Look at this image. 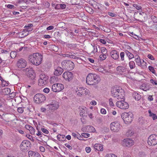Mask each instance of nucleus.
Wrapping results in <instances>:
<instances>
[{
	"mask_svg": "<svg viewBox=\"0 0 157 157\" xmlns=\"http://www.w3.org/2000/svg\"><path fill=\"white\" fill-rule=\"evenodd\" d=\"M43 58V56L41 54L36 53L29 56L28 59L29 62L33 65L38 66L41 63Z\"/></svg>",
	"mask_w": 157,
	"mask_h": 157,
	"instance_id": "nucleus-1",
	"label": "nucleus"
},
{
	"mask_svg": "<svg viewBox=\"0 0 157 157\" xmlns=\"http://www.w3.org/2000/svg\"><path fill=\"white\" fill-rule=\"evenodd\" d=\"M100 81L98 75L95 74L90 73L87 76L86 82L89 85H94L98 84Z\"/></svg>",
	"mask_w": 157,
	"mask_h": 157,
	"instance_id": "nucleus-2",
	"label": "nucleus"
},
{
	"mask_svg": "<svg viewBox=\"0 0 157 157\" xmlns=\"http://www.w3.org/2000/svg\"><path fill=\"white\" fill-rule=\"evenodd\" d=\"M24 71L25 72L27 76L29 78L30 80V82L32 84H34L35 82V78L36 77V75L34 70L32 68L29 67L24 69Z\"/></svg>",
	"mask_w": 157,
	"mask_h": 157,
	"instance_id": "nucleus-3",
	"label": "nucleus"
},
{
	"mask_svg": "<svg viewBox=\"0 0 157 157\" xmlns=\"http://www.w3.org/2000/svg\"><path fill=\"white\" fill-rule=\"evenodd\" d=\"M47 107L48 110L47 111L46 115L47 116H50L52 114L54 111L57 110L59 108V105L58 102L53 101L52 103L47 105Z\"/></svg>",
	"mask_w": 157,
	"mask_h": 157,
	"instance_id": "nucleus-4",
	"label": "nucleus"
},
{
	"mask_svg": "<svg viewBox=\"0 0 157 157\" xmlns=\"http://www.w3.org/2000/svg\"><path fill=\"white\" fill-rule=\"evenodd\" d=\"M62 65L63 68L67 71L73 70L74 67V64L72 62L69 60H65L62 62Z\"/></svg>",
	"mask_w": 157,
	"mask_h": 157,
	"instance_id": "nucleus-5",
	"label": "nucleus"
},
{
	"mask_svg": "<svg viewBox=\"0 0 157 157\" xmlns=\"http://www.w3.org/2000/svg\"><path fill=\"white\" fill-rule=\"evenodd\" d=\"M121 117L125 123L128 124L132 121L133 114L131 112H125L122 114Z\"/></svg>",
	"mask_w": 157,
	"mask_h": 157,
	"instance_id": "nucleus-6",
	"label": "nucleus"
},
{
	"mask_svg": "<svg viewBox=\"0 0 157 157\" xmlns=\"http://www.w3.org/2000/svg\"><path fill=\"white\" fill-rule=\"evenodd\" d=\"M121 126L118 121H115L111 122L110 124V129L113 132H119L121 130Z\"/></svg>",
	"mask_w": 157,
	"mask_h": 157,
	"instance_id": "nucleus-7",
	"label": "nucleus"
},
{
	"mask_svg": "<svg viewBox=\"0 0 157 157\" xmlns=\"http://www.w3.org/2000/svg\"><path fill=\"white\" fill-rule=\"evenodd\" d=\"M48 77L43 74L40 75V78L38 80V85L40 86H43L46 84L48 82Z\"/></svg>",
	"mask_w": 157,
	"mask_h": 157,
	"instance_id": "nucleus-8",
	"label": "nucleus"
},
{
	"mask_svg": "<svg viewBox=\"0 0 157 157\" xmlns=\"http://www.w3.org/2000/svg\"><path fill=\"white\" fill-rule=\"evenodd\" d=\"M148 144L151 146H154L157 144V136L152 134L149 137L147 141Z\"/></svg>",
	"mask_w": 157,
	"mask_h": 157,
	"instance_id": "nucleus-9",
	"label": "nucleus"
},
{
	"mask_svg": "<svg viewBox=\"0 0 157 157\" xmlns=\"http://www.w3.org/2000/svg\"><path fill=\"white\" fill-rule=\"evenodd\" d=\"M34 100L36 103H40L44 102L45 100V97L42 94H37L34 96Z\"/></svg>",
	"mask_w": 157,
	"mask_h": 157,
	"instance_id": "nucleus-10",
	"label": "nucleus"
},
{
	"mask_svg": "<svg viewBox=\"0 0 157 157\" xmlns=\"http://www.w3.org/2000/svg\"><path fill=\"white\" fill-rule=\"evenodd\" d=\"M117 106L120 109H126L129 107L128 104L123 101H119L116 103Z\"/></svg>",
	"mask_w": 157,
	"mask_h": 157,
	"instance_id": "nucleus-11",
	"label": "nucleus"
},
{
	"mask_svg": "<svg viewBox=\"0 0 157 157\" xmlns=\"http://www.w3.org/2000/svg\"><path fill=\"white\" fill-rule=\"evenodd\" d=\"M64 88L63 84L60 83H56L52 85V89L54 92H59Z\"/></svg>",
	"mask_w": 157,
	"mask_h": 157,
	"instance_id": "nucleus-12",
	"label": "nucleus"
},
{
	"mask_svg": "<svg viewBox=\"0 0 157 157\" xmlns=\"http://www.w3.org/2000/svg\"><path fill=\"white\" fill-rule=\"evenodd\" d=\"M27 65V61L25 59L23 58L19 59L16 63L17 67L20 68H23L25 67Z\"/></svg>",
	"mask_w": 157,
	"mask_h": 157,
	"instance_id": "nucleus-13",
	"label": "nucleus"
},
{
	"mask_svg": "<svg viewBox=\"0 0 157 157\" xmlns=\"http://www.w3.org/2000/svg\"><path fill=\"white\" fill-rule=\"evenodd\" d=\"M31 144L30 143L28 140H23L21 143L20 146V149L22 151L27 150Z\"/></svg>",
	"mask_w": 157,
	"mask_h": 157,
	"instance_id": "nucleus-14",
	"label": "nucleus"
},
{
	"mask_svg": "<svg viewBox=\"0 0 157 157\" xmlns=\"http://www.w3.org/2000/svg\"><path fill=\"white\" fill-rule=\"evenodd\" d=\"M63 77L64 79L69 81L72 79L73 77V75L71 72L68 71L65 72L63 74Z\"/></svg>",
	"mask_w": 157,
	"mask_h": 157,
	"instance_id": "nucleus-15",
	"label": "nucleus"
},
{
	"mask_svg": "<svg viewBox=\"0 0 157 157\" xmlns=\"http://www.w3.org/2000/svg\"><path fill=\"white\" fill-rule=\"evenodd\" d=\"M82 130L83 132H94L95 131V128L93 126L90 125L87 126L86 127H82Z\"/></svg>",
	"mask_w": 157,
	"mask_h": 157,
	"instance_id": "nucleus-16",
	"label": "nucleus"
},
{
	"mask_svg": "<svg viewBox=\"0 0 157 157\" xmlns=\"http://www.w3.org/2000/svg\"><path fill=\"white\" fill-rule=\"evenodd\" d=\"M119 92L118 91L116 98L118 100L123 99L125 96V92L121 87L120 88Z\"/></svg>",
	"mask_w": 157,
	"mask_h": 157,
	"instance_id": "nucleus-17",
	"label": "nucleus"
},
{
	"mask_svg": "<svg viewBox=\"0 0 157 157\" xmlns=\"http://www.w3.org/2000/svg\"><path fill=\"white\" fill-rule=\"evenodd\" d=\"M120 88V87H113L111 89V92L112 95L115 98L117 97L118 91L119 92Z\"/></svg>",
	"mask_w": 157,
	"mask_h": 157,
	"instance_id": "nucleus-18",
	"label": "nucleus"
},
{
	"mask_svg": "<svg viewBox=\"0 0 157 157\" xmlns=\"http://www.w3.org/2000/svg\"><path fill=\"white\" fill-rule=\"evenodd\" d=\"M116 69L117 71L125 74L124 75L125 76H126V73L127 72H128L126 67L121 66H118L117 67Z\"/></svg>",
	"mask_w": 157,
	"mask_h": 157,
	"instance_id": "nucleus-19",
	"label": "nucleus"
},
{
	"mask_svg": "<svg viewBox=\"0 0 157 157\" xmlns=\"http://www.w3.org/2000/svg\"><path fill=\"white\" fill-rule=\"evenodd\" d=\"M84 87H78L75 90V92L77 93V94L79 97H81L84 94L83 91L84 90Z\"/></svg>",
	"mask_w": 157,
	"mask_h": 157,
	"instance_id": "nucleus-20",
	"label": "nucleus"
},
{
	"mask_svg": "<svg viewBox=\"0 0 157 157\" xmlns=\"http://www.w3.org/2000/svg\"><path fill=\"white\" fill-rule=\"evenodd\" d=\"M124 144L126 146L130 147L134 144L133 141L130 139H126L124 140Z\"/></svg>",
	"mask_w": 157,
	"mask_h": 157,
	"instance_id": "nucleus-21",
	"label": "nucleus"
},
{
	"mask_svg": "<svg viewBox=\"0 0 157 157\" xmlns=\"http://www.w3.org/2000/svg\"><path fill=\"white\" fill-rule=\"evenodd\" d=\"M29 157H41L40 155L37 152L30 151L28 152Z\"/></svg>",
	"mask_w": 157,
	"mask_h": 157,
	"instance_id": "nucleus-22",
	"label": "nucleus"
},
{
	"mask_svg": "<svg viewBox=\"0 0 157 157\" xmlns=\"http://www.w3.org/2000/svg\"><path fill=\"white\" fill-rule=\"evenodd\" d=\"M63 71V69L60 67H58L55 70L54 74L56 76H59L61 75Z\"/></svg>",
	"mask_w": 157,
	"mask_h": 157,
	"instance_id": "nucleus-23",
	"label": "nucleus"
},
{
	"mask_svg": "<svg viewBox=\"0 0 157 157\" xmlns=\"http://www.w3.org/2000/svg\"><path fill=\"white\" fill-rule=\"evenodd\" d=\"M94 149L96 150L100 151H102L103 150L102 145L99 144H96L94 145Z\"/></svg>",
	"mask_w": 157,
	"mask_h": 157,
	"instance_id": "nucleus-24",
	"label": "nucleus"
},
{
	"mask_svg": "<svg viewBox=\"0 0 157 157\" xmlns=\"http://www.w3.org/2000/svg\"><path fill=\"white\" fill-rule=\"evenodd\" d=\"M111 57L114 59L117 60V59L119 57V55L117 52L116 50L112 51L111 53Z\"/></svg>",
	"mask_w": 157,
	"mask_h": 157,
	"instance_id": "nucleus-25",
	"label": "nucleus"
},
{
	"mask_svg": "<svg viewBox=\"0 0 157 157\" xmlns=\"http://www.w3.org/2000/svg\"><path fill=\"white\" fill-rule=\"evenodd\" d=\"M25 128L26 129L29 130L30 133L32 135L35 134V130L34 128L29 124H26L25 125Z\"/></svg>",
	"mask_w": 157,
	"mask_h": 157,
	"instance_id": "nucleus-26",
	"label": "nucleus"
},
{
	"mask_svg": "<svg viewBox=\"0 0 157 157\" xmlns=\"http://www.w3.org/2000/svg\"><path fill=\"white\" fill-rule=\"evenodd\" d=\"M17 36L20 38H23L29 34L28 32H26L25 31L17 33Z\"/></svg>",
	"mask_w": 157,
	"mask_h": 157,
	"instance_id": "nucleus-27",
	"label": "nucleus"
},
{
	"mask_svg": "<svg viewBox=\"0 0 157 157\" xmlns=\"http://www.w3.org/2000/svg\"><path fill=\"white\" fill-rule=\"evenodd\" d=\"M148 113L149 117L151 118L153 120H155L157 119V115L156 114L152 113L151 110H148Z\"/></svg>",
	"mask_w": 157,
	"mask_h": 157,
	"instance_id": "nucleus-28",
	"label": "nucleus"
},
{
	"mask_svg": "<svg viewBox=\"0 0 157 157\" xmlns=\"http://www.w3.org/2000/svg\"><path fill=\"white\" fill-rule=\"evenodd\" d=\"M125 54L128 57L129 60L134 58V56L133 54L129 52L128 50H125L124 51Z\"/></svg>",
	"mask_w": 157,
	"mask_h": 157,
	"instance_id": "nucleus-29",
	"label": "nucleus"
},
{
	"mask_svg": "<svg viewBox=\"0 0 157 157\" xmlns=\"http://www.w3.org/2000/svg\"><path fill=\"white\" fill-rule=\"evenodd\" d=\"M10 92V89L9 88H6L2 90V93L5 95L9 94Z\"/></svg>",
	"mask_w": 157,
	"mask_h": 157,
	"instance_id": "nucleus-30",
	"label": "nucleus"
},
{
	"mask_svg": "<svg viewBox=\"0 0 157 157\" xmlns=\"http://www.w3.org/2000/svg\"><path fill=\"white\" fill-rule=\"evenodd\" d=\"M135 61L136 63V64L139 66L141 62L140 57L138 55H136L135 56Z\"/></svg>",
	"mask_w": 157,
	"mask_h": 157,
	"instance_id": "nucleus-31",
	"label": "nucleus"
},
{
	"mask_svg": "<svg viewBox=\"0 0 157 157\" xmlns=\"http://www.w3.org/2000/svg\"><path fill=\"white\" fill-rule=\"evenodd\" d=\"M150 88L149 86L145 84H143L140 86V89L145 91L149 90Z\"/></svg>",
	"mask_w": 157,
	"mask_h": 157,
	"instance_id": "nucleus-32",
	"label": "nucleus"
},
{
	"mask_svg": "<svg viewBox=\"0 0 157 157\" xmlns=\"http://www.w3.org/2000/svg\"><path fill=\"white\" fill-rule=\"evenodd\" d=\"M133 96L136 100L138 101L141 98L140 95L136 92H134L133 94Z\"/></svg>",
	"mask_w": 157,
	"mask_h": 157,
	"instance_id": "nucleus-33",
	"label": "nucleus"
},
{
	"mask_svg": "<svg viewBox=\"0 0 157 157\" xmlns=\"http://www.w3.org/2000/svg\"><path fill=\"white\" fill-rule=\"evenodd\" d=\"M66 7V5L65 4H60L56 5V8L58 9H60L63 10L65 9Z\"/></svg>",
	"mask_w": 157,
	"mask_h": 157,
	"instance_id": "nucleus-34",
	"label": "nucleus"
},
{
	"mask_svg": "<svg viewBox=\"0 0 157 157\" xmlns=\"http://www.w3.org/2000/svg\"><path fill=\"white\" fill-rule=\"evenodd\" d=\"M130 68L131 69H132L135 68L136 65L134 61H130L128 63Z\"/></svg>",
	"mask_w": 157,
	"mask_h": 157,
	"instance_id": "nucleus-35",
	"label": "nucleus"
},
{
	"mask_svg": "<svg viewBox=\"0 0 157 157\" xmlns=\"http://www.w3.org/2000/svg\"><path fill=\"white\" fill-rule=\"evenodd\" d=\"M147 63L143 60V61L141 62L139 66L141 67L142 69H144L147 67Z\"/></svg>",
	"mask_w": 157,
	"mask_h": 157,
	"instance_id": "nucleus-36",
	"label": "nucleus"
},
{
	"mask_svg": "<svg viewBox=\"0 0 157 157\" xmlns=\"http://www.w3.org/2000/svg\"><path fill=\"white\" fill-rule=\"evenodd\" d=\"M65 136L64 135L59 134L57 136V139L60 141H63L64 140Z\"/></svg>",
	"mask_w": 157,
	"mask_h": 157,
	"instance_id": "nucleus-37",
	"label": "nucleus"
},
{
	"mask_svg": "<svg viewBox=\"0 0 157 157\" xmlns=\"http://www.w3.org/2000/svg\"><path fill=\"white\" fill-rule=\"evenodd\" d=\"M125 52H121L120 53V60L124 61V60Z\"/></svg>",
	"mask_w": 157,
	"mask_h": 157,
	"instance_id": "nucleus-38",
	"label": "nucleus"
},
{
	"mask_svg": "<svg viewBox=\"0 0 157 157\" xmlns=\"http://www.w3.org/2000/svg\"><path fill=\"white\" fill-rule=\"evenodd\" d=\"M63 56L66 57H70L71 58L76 59L77 57L71 54H65Z\"/></svg>",
	"mask_w": 157,
	"mask_h": 157,
	"instance_id": "nucleus-39",
	"label": "nucleus"
},
{
	"mask_svg": "<svg viewBox=\"0 0 157 157\" xmlns=\"http://www.w3.org/2000/svg\"><path fill=\"white\" fill-rule=\"evenodd\" d=\"M97 70L99 72L102 73L104 74H105L107 72L105 70L103 67H100L98 68Z\"/></svg>",
	"mask_w": 157,
	"mask_h": 157,
	"instance_id": "nucleus-40",
	"label": "nucleus"
},
{
	"mask_svg": "<svg viewBox=\"0 0 157 157\" xmlns=\"http://www.w3.org/2000/svg\"><path fill=\"white\" fill-rule=\"evenodd\" d=\"M8 50H4L1 49L0 50V53H1L5 54H9L10 52V51L9 49Z\"/></svg>",
	"mask_w": 157,
	"mask_h": 157,
	"instance_id": "nucleus-41",
	"label": "nucleus"
},
{
	"mask_svg": "<svg viewBox=\"0 0 157 157\" xmlns=\"http://www.w3.org/2000/svg\"><path fill=\"white\" fill-rule=\"evenodd\" d=\"M133 6L136 9L138 10H142L141 7L139 5H137L136 4H133Z\"/></svg>",
	"mask_w": 157,
	"mask_h": 157,
	"instance_id": "nucleus-42",
	"label": "nucleus"
},
{
	"mask_svg": "<svg viewBox=\"0 0 157 157\" xmlns=\"http://www.w3.org/2000/svg\"><path fill=\"white\" fill-rule=\"evenodd\" d=\"M10 56L11 58H14L17 55V53L15 51H13L10 53Z\"/></svg>",
	"mask_w": 157,
	"mask_h": 157,
	"instance_id": "nucleus-43",
	"label": "nucleus"
},
{
	"mask_svg": "<svg viewBox=\"0 0 157 157\" xmlns=\"http://www.w3.org/2000/svg\"><path fill=\"white\" fill-rule=\"evenodd\" d=\"M148 69L149 71H150L151 72H152V73L155 75L156 73L155 71L154 70V68L153 67L151 66H149L148 67Z\"/></svg>",
	"mask_w": 157,
	"mask_h": 157,
	"instance_id": "nucleus-44",
	"label": "nucleus"
},
{
	"mask_svg": "<svg viewBox=\"0 0 157 157\" xmlns=\"http://www.w3.org/2000/svg\"><path fill=\"white\" fill-rule=\"evenodd\" d=\"M84 90L83 91L84 94L83 95L86 96L89 94L90 93V91L86 88H84Z\"/></svg>",
	"mask_w": 157,
	"mask_h": 157,
	"instance_id": "nucleus-45",
	"label": "nucleus"
},
{
	"mask_svg": "<svg viewBox=\"0 0 157 157\" xmlns=\"http://www.w3.org/2000/svg\"><path fill=\"white\" fill-rule=\"evenodd\" d=\"M127 134L128 136H131L133 135L134 132L132 130H128Z\"/></svg>",
	"mask_w": 157,
	"mask_h": 157,
	"instance_id": "nucleus-46",
	"label": "nucleus"
},
{
	"mask_svg": "<svg viewBox=\"0 0 157 157\" xmlns=\"http://www.w3.org/2000/svg\"><path fill=\"white\" fill-rule=\"evenodd\" d=\"M101 53L102 54H106L107 52V50L106 48L104 47H102L101 49Z\"/></svg>",
	"mask_w": 157,
	"mask_h": 157,
	"instance_id": "nucleus-47",
	"label": "nucleus"
},
{
	"mask_svg": "<svg viewBox=\"0 0 157 157\" xmlns=\"http://www.w3.org/2000/svg\"><path fill=\"white\" fill-rule=\"evenodd\" d=\"M109 131V128L106 127H104V128H103L101 131L103 133H104L105 132H107Z\"/></svg>",
	"mask_w": 157,
	"mask_h": 157,
	"instance_id": "nucleus-48",
	"label": "nucleus"
},
{
	"mask_svg": "<svg viewBox=\"0 0 157 157\" xmlns=\"http://www.w3.org/2000/svg\"><path fill=\"white\" fill-rule=\"evenodd\" d=\"M81 136L84 138H87L90 136V134L87 133H82L81 134Z\"/></svg>",
	"mask_w": 157,
	"mask_h": 157,
	"instance_id": "nucleus-49",
	"label": "nucleus"
},
{
	"mask_svg": "<svg viewBox=\"0 0 157 157\" xmlns=\"http://www.w3.org/2000/svg\"><path fill=\"white\" fill-rule=\"evenodd\" d=\"M105 157H117V156L113 154L110 153L106 154Z\"/></svg>",
	"mask_w": 157,
	"mask_h": 157,
	"instance_id": "nucleus-50",
	"label": "nucleus"
},
{
	"mask_svg": "<svg viewBox=\"0 0 157 157\" xmlns=\"http://www.w3.org/2000/svg\"><path fill=\"white\" fill-rule=\"evenodd\" d=\"M79 134L77 132H72V133L71 135L72 136L75 138H77V137L78 136Z\"/></svg>",
	"mask_w": 157,
	"mask_h": 157,
	"instance_id": "nucleus-51",
	"label": "nucleus"
},
{
	"mask_svg": "<svg viewBox=\"0 0 157 157\" xmlns=\"http://www.w3.org/2000/svg\"><path fill=\"white\" fill-rule=\"evenodd\" d=\"M100 58L101 59L104 60L106 58V54H102L100 56Z\"/></svg>",
	"mask_w": 157,
	"mask_h": 157,
	"instance_id": "nucleus-52",
	"label": "nucleus"
},
{
	"mask_svg": "<svg viewBox=\"0 0 157 157\" xmlns=\"http://www.w3.org/2000/svg\"><path fill=\"white\" fill-rule=\"evenodd\" d=\"M25 29H24V31H25L26 32H28L29 33V32L32 31L33 29L32 28L30 27H25Z\"/></svg>",
	"mask_w": 157,
	"mask_h": 157,
	"instance_id": "nucleus-53",
	"label": "nucleus"
},
{
	"mask_svg": "<svg viewBox=\"0 0 157 157\" xmlns=\"http://www.w3.org/2000/svg\"><path fill=\"white\" fill-rule=\"evenodd\" d=\"M17 111L20 113H21L24 111V108L22 107H18L17 109Z\"/></svg>",
	"mask_w": 157,
	"mask_h": 157,
	"instance_id": "nucleus-54",
	"label": "nucleus"
},
{
	"mask_svg": "<svg viewBox=\"0 0 157 157\" xmlns=\"http://www.w3.org/2000/svg\"><path fill=\"white\" fill-rule=\"evenodd\" d=\"M41 130L43 133L46 134H48L49 133L47 129L45 128H41Z\"/></svg>",
	"mask_w": 157,
	"mask_h": 157,
	"instance_id": "nucleus-55",
	"label": "nucleus"
},
{
	"mask_svg": "<svg viewBox=\"0 0 157 157\" xmlns=\"http://www.w3.org/2000/svg\"><path fill=\"white\" fill-rule=\"evenodd\" d=\"M150 82L153 85H157V81L155 80H154L152 79H150Z\"/></svg>",
	"mask_w": 157,
	"mask_h": 157,
	"instance_id": "nucleus-56",
	"label": "nucleus"
},
{
	"mask_svg": "<svg viewBox=\"0 0 157 157\" xmlns=\"http://www.w3.org/2000/svg\"><path fill=\"white\" fill-rule=\"evenodd\" d=\"M94 50H93V52L94 53L97 52H98L97 46L94 45L93 46Z\"/></svg>",
	"mask_w": 157,
	"mask_h": 157,
	"instance_id": "nucleus-57",
	"label": "nucleus"
},
{
	"mask_svg": "<svg viewBox=\"0 0 157 157\" xmlns=\"http://www.w3.org/2000/svg\"><path fill=\"white\" fill-rule=\"evenodd\" d=\"M108 14L109 16L112 17H116L117 16V15L116 14L111 12H109Z\"/></svg>",
	"mask_w": 157,
	"mask_h": 157,
	"instance_id": "nucleus-58",
	"label": "nucleus"
},
{
	"mask_svg": "<svg viewBox=\"0 0 157 157\" xmlns=\"http://www.w3.org/2000/svg\"><path fill=\"white\" fill-rule=\"evenodd\" d=\"M138 12H135L134 13V18L136 20H138V21H140V20H139V18L138 19V18L137 17V15H138Z\"/></svg>",
	"mask_w": 157,
	"mask_h": 157,
	"instance_id": "nucleus-59",
	"label": "nucleus"
},
{
	"mask_svg": "<svg viewBox=\"0 0 157 157\" xmlns=\"http://www.w3.org/2000/svg\"><path fill=\"white\" fill-rule=\"evenodd\" d=\"M50 91V89L49 88L46 87L43 90V92L46 94L48 93Z\"/></svg>",
	"mask_w": 157,
	"mask_h": 157,
	"instance_id": "nucleus-60",
	"label": "nucleus"
},
{
	"mask_svg": "<svg viewBox=\"0 0 157 157\" xmlns=\"http://www.w3.org/2000/svg\"><path fill=\"white\" fill-rule=\"evenodd\" d=\"M7 7L10 9H13L15 8L14 5L11 4L7 5Z\"/></svg>",
	"mask_w": 157,
	"mask_h": 157,
	"instance_id": "nucleus-61",
	"label": "nucleus"
},
{
	"mask_svg": "<svg viewBox=\"0 0 157 157\" xmlns=\"http://www.w3.org/2000/svg\"><path fill=\"white\" fill-rule=\"evenodd\" d=\"M40 111L41 112L45 113L47 111V109L43 107H41L40 109Z\"/></svg>",
	"mask_w": 157,
	"mask_h": 157,
	"instance_id": "nucleus-62",
	"label": "nucleus"
},
{
	"mask_svg": "<svg viewBox=\"0 0 157 157\" xmlns=\"http://www.w3.org/2000/svg\"><path fill=\"white\" fill-rule=\"evenodd\" d=\"M26 137L30 140L31 141H34V139L33 137L29 135H26Z\"/></svg>",
	"mask_w": 157,
	"mask_h": 157,
	"instance_id": "nucleus-63",
	"label": "nucleus"
},
{
	"mask_svg": "<svg viewBox=\"0 0 157 157\" xmlns=\"http://www.w3.org/2000/svg\"><path fill=\"white\" fill-rule=\"evenodd\" d=\"M98 40L101 43H102L103 44H106V41L104 39H98Z\"/></svg>",
	"mask_w": 157,
	"mask_h": 157,
	"instance_id": "nucleus-64",
	"label": "nucleus"
}]
</instances>
